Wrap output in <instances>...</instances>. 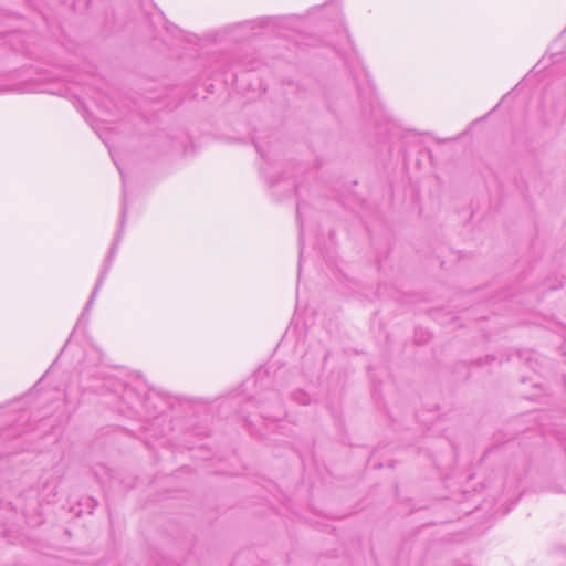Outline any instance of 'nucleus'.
I'll use <instances>...</instances> for the list:
<instances>
[{
	"label": "nucleus",
	"instance_id": "obj_1",
	"mask_svg": "<svg viewBox=\"0 0 566 566\" xmlns=\"http://www.w3.org/2000/svg\"><path fill=\"white\" fill-rule=\"evenodd\" d=\"M91 388L101 395L108 394L111 398L106 403L128 418L151 421V427H160L168 419L164 411L158 416L154 415L158 409V402H163V399L139 377L129 376L125 380L106 377L102 386L96 385Z\"/></svg>",
	"mask_w": 566,
	"mask_h": 566
},
{
	"label": "nucleus",
	"instance_id": "obj_2",
	"mask_svg": "<svg viewBox=\"0 0 566 566\" xmlns=\"http://www.w3.org/2000/svg\"><path fill=\"white\" fill-rule=\"evenodd\" d=\"M86 325L78 322L74 327L69 340L61 352L60 357L73 353L75 347H81L84 352V360L80 364V373L83 374L86 367H95L102 361L101 350L85 338Z\"/></svg>",
	"mask_w": 566,
	"mask_h": 566
},
{
	"label": "nucleus",
	"instance_id": "obj_3",
	"mask_svg": "<svg viewBox=\"0 0 566 566\" xmlns=\"http://www.w3.org/2000/svg\"><path fill=\"white\" fill-rule=\"evenodd\" d=\"M292 21V18H273V17H263L258 18L255 20L245 21L239 23L237 28L243 29L244 31L251 32V34H259L256 32L258 29H266V30H276L282 27H286Z\"/></svg>",
	"mask_w": 566,
	"mask_h": 566
},
{
	"label": "nucleus",
	"instance_id": "obj_4",
	"mask_svg": "<svg viewBox=\"0 0 566 566\" xmlns=\"http://www.w3.org/2000/svg\"><path fill=\"white\" fill-rule=\"evenodd\" d=\"M118 241H119V234L117 235V238L115 239L112 248H111V251H109V254H108V264L105 265L104 270L102 271L99 277H98V281L96 283V286L94 289V292H93V296L96 294V291L99 289L105 275H106V272L109 268V264H111V260L114 258L115 255V252H116V249H117V244H118Z\"/></svg>",
	"mask_w": 566,
	"mask_h": 566
},
{
	"label": "nucleus",
	"instance_id": "obj_5",
	"mask_svg": "<svg viewBox=\"0 0 566 566\" xmlns=\"http://www.w3.org/2000/svg\"><path fill=\"white\" fill-rule=\"evenodd\" d=\"M114 161H116L114 159ZM116 165H118L117 163H115ZM118 167V170L120 172V176H122V180H123V187L125 188V176H124V172L122 170V168L119 166ZM126 213H127V209H126V192H125V189L123 190V207H122V217H120V228H123L124 226V222H125V219H126Z\"/></svg>",
	"mask_w": 566,
	"mask_h": 566
},
{
	"label": "nucleus",
	"instance_id": "obj_6",
	"mask_svg": "<svg viewBox=\"0 0 566 566\" xmlns=\"http://www.w3.org/2000/svg\"><path fill=\"white\" fill-rule=\"evenodd\" d=\"M431 337L430 332L423 328H417L415 331V342L417 344H426Z\"/></svg>",
	"mask_w": 566,
	"mask_h": 566
},
{
	"label": "nucleus",
	"instance_id": "obj_7",
	"mask_svg": "<svg viewBox=\"0 0 566 566\" xmlns=\"http://www.w3.org/2000/svg\"><path fill=\"white\" fill-rule=\"evenodd\" d=\"M54 366H52L48 373L40 379V381L36 384V390H42V388L45 386L46 382L51 379L53 376Z\"/></svg>",
	"mask_w": 566,
	"mask_h": 566
},
{
	"label": "nucleus",
	"instance_id": "obj_8",
	"mask_svg": "<svg viewBox=\"0 0 566 566\" xmlns=\"http://www.w3.org/2000/svg\"><path fill=\"white\" fill-rule=\"evenodd\" d=\"M276 408H277V411L275 412V415L264 413L263 417L266 420H273V421L279 420L284 415V412H283L280 403L276 405Z\"/></svg>",
	"mask_w": 566,
	"mask_h": 566
},
{
	"label": "nucleus",
	"instance_id": "obj_9",
	"mask_svg": "<svg viewBox=\"0 0 566 566\" xmlns=\"http://www.w3.org/2000/svg\"><path fill=\"white\" fill-rule=\"evenodd\" d=\"M293 398L302 405H306L308 402V397L305 392L300 391L294 394Z\"/></svg>",
	"mask_w": 566,
	"mask_h": 566
},
{
	"label": "nucleus",
	"instance_id": "obj_10",
	"mask_svg": "<svg viewBox=\"0 0 566 566\" xmlns=\"http://www.w3.org/2000/svg\"><path fill=\"white\" fill-rule=\"evenodd\" d=\"M301 209H302V208H301V206H298V207H297V220H298L300 226L302 227ZM302 237H303V234H302V232H301V233H300V245H301V247H300V259H302V256H303V243H302V240H303V239H302Z\"/></svg>",
	"mask_w": 566,
	"mask_h": 566
},
{
	"label": "nucleus",
	"instance_id": "obj_11",
	"mask_svg": "<svg viewBox=\"0 0 566 566\" xmlns=\"http://www.w3.org/2000/svg\"><path fill=\"white\" fill-rule=\"evenodd\" d=\"M63 403H64L65 406H69V405H70V398H69L67 394H65V392H64Z\"/></svg>",
	"mask_w": 566,
	"mask_h": 566
},
{
	"label": "nucleus",
	"instance_id": "obj_12",
	"mask_svg": "<svg viewBox=\"0 0 566 566\" xmlns=\"http://www.w3.org/2000/svg\"><path fill=\"white\" fill-rule=\"evenodd\" d=\"M256 150H258V153H260V154H261V156H264V155H263V153H262V150L260 149V147H259V146H256Z\"/></svg>",
	"mask_w": 566,
	"mask_h": 566
}]
</instances>
